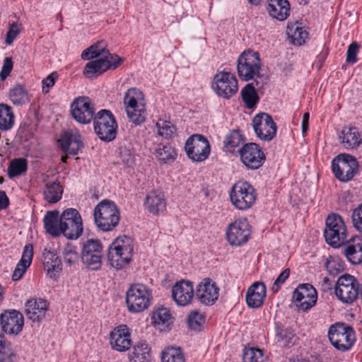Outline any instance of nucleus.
Instances as JSON below:
<instances>
[{"label":"nucleus","mask_w":362,"mask_h":362,"mask_svg":"<svg viewBox=\"0 0 362 362\" xmlns=\"http://www.w3.org/2000/svg\"><path fill=\"white\" fill-rule=\"evenodd\" d=\"M133 240L123 235L117 238L110 246L107 259L110 264L116 269H121L132 261Z\"/></svg>","instance_id":"nucleus-1"},{"label":"nucleus","mask_w":362,"mask_h":362,"mask_svg":"<svg viewBox=\"0 0 362 362\" xmlns=\"http://www.w3.org/2000/svg\"><path fill=\"white\" fill-rule=\"evenodd\" d=\"M94 220L96 226L103 231H110L119 221V210L114 202L105 199L94 209Z\"/></svg>","instance_id":"nucleus-2"},{"label":"nucleus","mask_w":362,"mask_h":362,"mask_svg":"<svg viewBox=\"0 0 362 362\" xmlns=\"http://www.w3.org/2000/svg\"><path fill=\"white\" fill-rule=\"evenodd\" d=\"M325 241L330 246L337 248L347 241V230L344 221L337 214L329 215L324 230Z\"/></svg>","instance_id":"nucleus-3"},{"label":"nucleus","mask_w":362,"mask_h":362,"mask_svg":"<svg viewBox=\"0 0 362 362\" xmlns=\"http://www.w3.org/2000/svg\"><path fill=\"white\" fill-rule=\"evenodd\" d=\"M256 199V191L247 182L238 181L230 189V202L239 210L250 209L255 204Z\"/></svg>","instance_id":"nucleus-4"},{"label":"nucleus","mask_w":362,"mask_h":362,"mask_svg":"<svg viewBox=\"0 0 362 362\" xmlns=\"http://www.w3.org/2000/svg\"><path fill=\"white\" fill-rule=\"evenodd\" d=\"M260 69L261 60L258 52L248 49L238 57L237 69L240 79L247 81L258 77Z\"/></svg>","instance_id":"nucleus-5"},{"label":"nucleus","mask_w":362,"mask_h":362,"mask_svg":"<svg viewBox=\"0 0 362 362\" xmlns=\"http://www.w3.org/2000/svg\"><path fill=\"white\" fill-rule=\"evenodd\" d=\"M94 129L102 141H111L117 135V124L111 111L101 110L95 116Z\"/></svg>","instance_id":"nucleus-6"},{"label":"nucleus","mask_w":362,"mask_h":362,"mask_svg":"<svg viewBox=\"0 0 362 362\" xmlns=\"http://www.w3.org/2000/svg\"><path fill=\"white\" fill-rule=\"evenodd\" d=\"M141 95L139 89L129 88L124 98L126 112L131 122L136 125L144 122L146 117V110L143 101H139V96Z\"/></svg>","instance_id":"nucleus-7"},{"label":"nucleus","mask_w":362,"mask_h":362,"mask_svg":"<svg viewBox=\"0 0 362 362\" xmlns=\"http://www.w3.org/2000/svg\"><path fill=\"white\" fill-rule=\"evenodd\" d=\"M358 168V161L349 154H339L332 162V170L335 177L344 182L351 180L355 176Z\"/></svg>","instance_id":"nucleus-8"},{"label":"nucleus","mask_w":362,"mask_h":362,"mask_svg":"<svg viewBox=\"0 0 362 362\" xmlns=\"http://www.w3.org/2000/svg\"><path fill=\"white\" fill-rule=\"evenodd\" d=\"M151 300V293L147 287L141 284H133L126 293V303L128 310L139 313L146 310Z\"/></svg>","instance_id":"nucleus-9"},{"label":"nucleus","mask_w":362,"mask_h":362,"mask_svg":"<svg viewBox=\"0 0 362 362\" xmlns=\"http://www.w3.org/2000/svg\"><path fill=\"white\" fill-rule=\"evenodd\" d=\"M62 234L70 240L79 238L83 230L79 212L73 208L66 209L61 214Z\"/></svg>","instance_id":"nucleus-10"},{"label":"nucleus","mask_w":362,"mask_h":362,"mask_svg":"<svg viewBox=\"0 0 362 362\" xmlns=\"http://www.w3.org/2000/svg\"><path fill=\"white\" fill-rule=\"evenodd\" d=\"M328 337L332 344L342 351L349 349L355 340L353 329L344 323L332 325L329 329Z\"/></svg>","instance_id":"nucleus-11"},{"label":"nucleus","mask_w":362,"mask_h":362,"mask_svg":"<svg viewBox=\"0 0 362 362\" xmlns=\"http://www.w3.org/2000/svg\"><path fill=\"white\" fill-rule=\"evenodd\" d=\"M211 87L218 96L230 99L238 92V80L230 72L220 71L214 76Z\"/></svg>","instance_id":"nucleus-12"},{"label":"nucleus","mask_w":362,"mask_h":362,"mask_svg":"<svg viewBox=\"0 0 362 362\" xmlns=\"http://www.w3.org/2000/svg\"><path fill=\"white\" fill-rule=\"evenodd\" d=\"M359 287L360 284L354 276L344 274L335 284V294L340 301L350 304L358 297Z\"/></svg>","instance_id":"nucleus-13"},{"label":"nucleus","mask_w":362,"mask_h":362,"mask_svg":"<svg viewBox=\"0 0 362 362\" xmlns=\"http://www.w3.org/2000/svg\"><path fill=\"white\" fill-rule=\"evenodd\" d=\"M71 114L77 122L89 124L96 115L95 104L88 97H78L71 104Z\"/></svg>","instance_id":"nucleus-14"},{"label":"nucleus","mask_w":362,"mask_h":362,"mask_svg":"<svg viewBox=\"0 0 362 362\" xmlns=\"http://www.w3.org/2000/svg\"><path fill=\"white\" fill-rule=\"evenodd\" d=\"M81 261L88 269L98 270L102 266L103 246L98 240H87L83 245Z\"/></svg>","instance_id":"nucleus-15"},{"label":"nucleus","mask_w":362,"mask_h":362,"mask_svg":"<svg viewBox=\"0 0 362 362\" xmlns=\"http://www.w3.org/2000/svg\"><path fill=\"white\" fill-rule=\"evenodd\" d=\"M185 149L189 158L195 162L205 160L211 151L209 141L200 134L190 136L185 143Z\"/></svg>","instance_id":"nucleus-16"},{"label":"nucleus","mask_w":362,"mask_h":362,"mask_svg":"<svg viewBox=\"0 0 362 362\" xmlns=\"http://www.w3.org/2000/svg\"><path fill=\"white\" fill-rule=\"evenodd\" d=\"M250 233V226L245 218L235 220L229 224L226 230L228 241L230 245L236 246L247 242Z\"/></svg>","instance_id":"nucleus-17"},{"label":"nucleus","mask_w":362,"mask_h":362,"mask_svg":"<svg viewBox=\"0 0 362 362\" xmlns=\"http://www.w3.org/2000/svg\"><path fill=\"white\" fill-rule=\"evenodd\" d=\"M239 153L242 163L249 169L259 168L265 160V155L259 146L255 143L245 144Z\"/></svg>","instance_id":"nucleus-18"},{"label":"nucleus","mask_w":362,"mask_h":362,"mask_svg":"<svg viewBox=\"0 0 362 362\" xmlns=\"http://www.w3.org/2000/svg\"><path fill=\"white\" fill-rule=\"evenodd\" d=\"M316 289L310 284L298 286L293 293V300L299 309L306 311L314 306L317 302Z\"/></svg>","instance_id":"nucleus-19"},{"label":"nucleus","mask_w":362,"mask_h":362,"mask_svg":"<svg viewBox=\"0 0 362 362\" xmlns=\"http://www.w3.org/2000/svg\"><path fill=\"white\" fill-rule=\"evenodd\" d=\"M252 122L255 132L260 139L269 141L275 136L276 125L269 114L263 112L257 115Z\"/></svg>","instance_id":"nucleus-20"},{"label":"nucleus","mask_w":362,"mask_h":362,"mask_svg":"<svg viewBox=\"0 0 362 362\" xmlns=\"http://www.w3.org/2000/svg\"><path fill=\"white\" fill-rule=\"evenodd\" d=\"M0 322L4 332L18 335L23 329L24 319L19 311L11 310L1 314Z\"/></svg>","instance_id":"nucleus-21"},{"label":"nucleus","mask_w":362,"mask_h":362,"mask_svg":"<svg viewBox=\"0 0 362 362\" xmlns=\"http://www.w3.org/2000/svg\"><path fill=\"white\" fill-rule=\"evenodd\" d=\"M219 288L209 278L204 279L197 286L195 296L206 305H213L218 298Z\"/></svg>","instance_id":"nucleus-22"},{"label":"nucleus","mask_w":362,"mask_h":362,"mask_svg":"<svg viewBox=\"0 0 362 362\" xmlns=\"http://www.w3.org/2000/svg\"><path fill=\"white\" fill-rule=\"evenodd\" d=\"M194 296L193 285L189 281L182 280L172 288V297L177 305H188L192 303Z\"/></svg>","instance_id":"nucleus-23"},{"label":"nucleus","mask_w":362,"mask_h":362,"mask_svg":"<svg viewBox=\"0 0 362 362\" xmlns=\"http://www.w3.org/2000/svg\"><path fill=\"white\" fill-rule=\"evenodd\" d=\"M110 344L113 349L118 351H124L131 347L130 334L126 325L119 326L111 332Z\"/></svg>","instance_id":"nucleus-24"},{"label":"nucleus","mask_w":362,"mask_h":362,"mask_svg":"<svg viewBox=\"0 0 362 362\" xmlns=\"http://www.w3.org/2000/svg\"><path fill=\"white\" fill-rule=\"evenodd\" d=\"M47 308L48 304L46 300L33 298L25 303V313L33 322H40L45 318Z\"/></svg>","instance_id":"nucleus-25"},{"label":"nucleus","mask_w":362,"mask_h":362,"mask_svg":"<svg viewBox=\"0 0 362 362\" xmlns=\"http://www.w3.org/2000/svg\"><path fill=\"white\" fill-rule=\"evenodd\" d=\"M266 297V286L262 282H255L246 294V302L250 308H258L263 304Z\"/></svg>","instance_id":"nucleus-26"},{"label":"nucleus","mask_w":362,"mask_h":362,"mask_svg":"<svg viewBox=\"0 0 362 362\" xmlns=\"http://www.w3.org/2000/svg\"><path fill=\"white\" fill-rule=\"evenodd\" d=\"M61 148L71 155H76L83 146L81 135L78 133L66 132L58 140Z\"/></svg>","instance_id":"nucleus-27"},{"label":"nucleus","mask_w":362,"mask_h":362,"mask_svg":"<svg viewBox=\"0 0 362 362\" xmlns=\"http://www.w3.org/2000/svg\"><path fill=\"white\" fill-rule=\"evenodd\" d=\"M346 245L344 254L350 262L354 264L362 262V238L355 236L346 241Z\"/></svg>","instance_id":"nucleus-28"},{"label":"nucleus","mask_w":362,"mask_h":362,"mask_svg":"<svg viewBox=\"0 0 362 362\" xmlns=\"http://www.w3.org/2000/svg\"><path fill=\"white\" fill-rule=\"evenodd\" d=\"M148 211L154 215H158L165 211L166 202L162 192L151 191L146 197L144 203Z\"/></svg>","instance_id":"nucleus-29"},{"label":"nucleus","mask_w":362,"mask_h":362,"mask_svg":"<svg viewBox=\"0 0 362 362\" xmlns=\"http://www.w3.org/2000/svg\"><path fill=\"white\" fill-rule=\"evenodd\" d=\"M43 265L45 270L51 279H55L57 275L62 270L61 259L57 255L45 249L43 252Z\"/></svg>","instance_id":"nucleus-30"},{"label":"nucleus","mask_w":362,"mask_h":362,"mask_svg":"<svg viewBox=\"0 0 362 362\" xmlns=\"http://www.w3.org/2000/svg\"><path fill=\"white\" fill-rule=\"evenodd\" d=\"M33 257V247L32 244L25 245L23 255L20 262L18 263L13 274L12 280H19L25 274L27 268H28L32 262Z\"/></svg>","instance_id":"nucleus-31"},{"label":"nucleus","mask_w":362,"mask_h":362,"mask_svg":"<svg viewBox=\"0 0 362 362\" xmlns=\"http://www.w3.org/2000/svg\"><path fill=\"white\" fill-rule=\"evenodd\" d=\"M339 137L346 148H356L362 142L361 134L356 127H343Z\"/></svg>","instance_id":"nucleus-32"},{"label":"nucleus","mask_w":362,"mask_h":362,"mask_svg":"<svg viewBox=\"0 0 362 362\" xmlns=\"http://www.w3.org/2000/svg\"><path fill=\"white\" fill-rule=\"evenodd\" d=\"M107 56H110V51L105 40L96 42L81 53V58L83 60H90L95 58L103 59Z\"/></svg>","instance_id":"nucleus-33"},{"label":"nucleus","mask_w":362,"mask_h":362,"mask_svg":"<svg viewBox=\"0 0 362 362\" xmlns=\"http://www.w3.org/2000/svg\"><path fill=\"white\" fill-rule=\"evenodd\" d=\"M43 222L46 232L52 236L58 237L62 234L61 215L58 211H47Z\"/></svg>","instance_id":"nucleus-34"},{"label":"nucleus","mask_w":362,"mask_h":362,"mask_svg":"<svg viewBox=\"0 0 362 362\" xmlns=\"http://www.w3.org/2000/svg\"><path fill=\"white\" fill-rule=\"evenodd\" d=\"M267 10L272 18L284 21L289 15L290 5L287 0H269Z\"/></svg>","instance_id":"nucleus-35"},{"label":"nucleus","mask_w":362,"mask_h":362,"mask_svg":"<svg viewBox=\"0 0 362 362\" xmlns=\"http://www.w3.org/2000/svg\"><path fill=\"white\" fill-rule=\"evenodd\" d=\"M110 67V64L103 59H98L88 62L84 68L83 74L87 78H97Z\"/></svg>","instance_id":"nucleus-36"},{"label":"nucleus","mask_w":362,"mask_h":362,"mask_svg":"<svg viewBox=\"0 0 362 362\" xmlns=\"http://www.w3.org/2000/svg\"><path fill=\"white\" fill-rule=\"evenodd\" d=\"M286 33L291 42L296 45L303 44L308 36V32L303 28L299 26L298 22L288 23Z\"/></svg>","instance_id":"nucleus-37"},{"label":"nucleus","mask_w":362,"mask_h":362,"mask_svg":"<svg viewBox=\"0 0 362 362\" xmlns=\"http://www.w3.org/2000/svg\"><path fill=\"white\" fill-rule=\"evenodd\" d=\"M15 116L12 108L4 103L0 104V130L8 131L14 124Z\"/></svg>","instance_id":"nucleus-38"},{"label":"nucleus","mask_w":362,"mask_h":362,"mask_svg":"<svg viewBox=\"0 0 362 362\" xmlns=\"http://www.w3.org/2000/svg\"><path fill=\"white\" fill-rule=\"evenodd\" d=\"M63 188L57 181L47 182L44 191L45 199L49 203H56L61 199Z\"/></svg>","instance_id":"nucleus-39"},{"label":"nucleus","mask_w":362,"mask_h":362,"mask_svg":"<svg viewBox=\"0 0 362 362\" xmlns=\"http://www.w3.org/2000/svg\"><path fill=\"white\" fill-rule=\"evenodd\" d=\"M150 349L145 343H139L129 354L130 362H148Z\"/></svg>","instance_id":"nucleus-40"},{"label":"nucleus","mask_w":362,"mask_h":362,"mask_svg":"<svg viewBox=\"0 0 362 362\" xmlns=\"http://www.w3.org/2000/svg\"><path fill=\"white\" fill-rule=\"evenodd\" d=\"M243 101L248 108L254 107L259 101V96L252 83L247 84L241 90Z\"/></svg>","instance_id":"nucleus-41"},{"label":"nucleus","mask_w":362,"mask_h":362,"mask_svg":"<svg viewBox=\"0 0 362 362\" xmlns=\"http://www.w3.org/2000/svg\"><path fill=\"white\" fill-rule=\"evenodd\" d=\"M28 169V162L25 158H19L13 159L8 167V175L13 178L25 173Z\"/></svg>","instance_id":"nucleus-42"},{"label":"nucleus","mask_w":362,"mask_h":362,"mask_svg":"<svg viewBox=\"0 0 362 362\" xmlns=\"http://www.w3.org/2000/svg\"><path fill=\"white\" fill-rule=\"evenodd\" d=\"M162 362H185L184 354L180 347H166L161 354Z\"/></svg>","instance_id":"nucleus-43"},{"label":"nucleus","mask_w":362,"mask_h":362,"mask_svg":"<svg viewBox=\"0 0 362 362\" xmlns=\"http://www.w3.org/2000/svg\"><path fill=\"white\" fill-rule=\"evenodd\" d=\"M9 98L16 105H21L30 101L28 92L21 85H17L10 90Z\"/></svg>","instance_id":"nucleus-44"},{"label":"nucleus","mask_w":362,"mask_h":362,"mask_svg":"<svg viewBox=\"0 0 362 362\" xmlns=\"http://www.w3.org/2000/svg\"><path fill=\"white\" fill-rule=\"evenodd\" d=\"M156 157L163 163L172 162L176 158V152L170 146L163 145L156 149Z\"/></svg>","instance_id":"nucleus-45"},{"label":"nucleus","mask_w":362,"mask_h":362,"mask_svg":"<svg viewBox=\"0 0 362 362\" xmlns=\"http://www.w3.org/2000/svg\"><path fill=\"white\" fill-rule=\"evenodd\" d=\"M205 322V316L198 311L194 310L189 313L187 317L188 327L194 331H200Z\"/></svg>","instance_id":"nucleus-46"},{"label":"nucleus","mask_w":362,"mask_h":362,"mask_svg":"<svg viewBox=\"0 0 362 362\" xmlns=\"http://www.w3.org/2000/svg\"><path fill=\"white\" fill-rule=\"evenodd\" d=\"M243 362H264L262 350L255 348H245L243 356Z\"/></svg>","instance_id":"nucleus-47"},{"label":"nucleus","mask_w":362,"mask_h":362,"mask_svg":"<svg viewBox=\"0 0 362 362\" xmlns=\"http://www.w3.org/2000/svg\"><path fill=\"white\" fill-rule=\"evenodd\" d=\"M152 320L156 325L168 326L170 323L171 315L167 308H158L153 313Z\"/></svg>","instance_id":"nucleus-48"},{"label":"nucleus","mask_w":362,"mask_h":362,"mask_svg":"<svg viewBox=\"0 0 362 362\" xmlns=\"http://www.w3.org/2000/svg\"><path fill=\"white\" fill-rule=\"evenodd\" d=\"M156 127L158 129V134L166 139H170L176 130L175 127L167 121L158 122Z\"/></svg>","instance_id":"nucleus-49"},{"label":"nucleus","mask_w":362,"mask_h":362,"mask_svg":"<svg viewBox=\"0 0 362 362\" xmlns=\"http://www.w3.org/2000/svg\"><path fill=\"white\" fill-rule=\"evenodd\" d=\"M243 141V137L238 130L232 131L225 139L224 146L229 148L238 146Z\"/></svg>","instance_id":"nucleus-50"},{"label":"nucleus","mask_w":362,"mask_h":362,"mask_svg":"<svg viewBox=\"0 0 362 362\" xmlns=\"http://www.w3.org/2000/svg\"><path fill=\"white\" fill-rule=\"evenodd\" d=\"M276 337H278V341L283 344L284 346H290L293 344V339L295 334L290 329H283L278 327L276 329Z\"/></svg>","instance_id":"nucleus-51"},{"label":"nucleus","mask_w":362,"mask_h":362,"mask_svg":"<svg viewBox=\"0 0 362 362\" xmlns=\"http://www.w3.org/2000/svg\"><path fill=\"white\" fill-rule=\"evenodd\" d=\"M16 353L11 347V343L5 342L0 348V362H14Z\"/></svg>","instance_id":"nucleus-52"},{"label":"nucleus","mask_w":362,"mask_h":362,"mask_svg":"<svg viewBox=\"0 0 362 362\" xmlns=\"http://www.w3.org/2000/svg\"><path fill=\"white\" fill-rule=\"evenodd\" d=\"M62 255L64 262L69 266L74 264L78 259L76 248L72 245H67L63 250Z\"/></svg>","instance_id":"nucleus-53"},{"label":"nucleus","mask_w":362,"mask_h":362,"mask_svg":"<svg viewBox=\"0 0 362 362\" xmlns=\"http://www.w3.org/2000/svg\"><path fill=\"white\" fill-rule=\"evenodd\" d=\"M351 222L354 228L362 233V204L353 210Z\"/></svg>","instance_id":"nucleus-54"},{"label":"nucleus","mask_w":362,"mask_h":362,"mask_svg":"<svg viewBox=\"0 0 362 362\" xmlns=\"http://www.w3.org/2000/svg\"><path fill=\"white\" fill-rule=\"evenodd\" d=\"M359 45L357 42H353L348 47L346 61L349 64H355L357 62V54Z\"/></svg>","instance_id":"nucleus-55"},{"label":"nucleus","mask_w":362,"mask_h":362,"mask_svg":"<svg viewBox=\"0 0 362 362\" xmlns=\"http://www.w3.org/2000/svg\"><path fill=\"white\" fill-rule=\"evenodd\" d=\"M59 74L57 71L52 72L49 75H48L45 78H44L42 81V91L45 93H47L49 91V89L54 86L56 80L58 78Z\"/></svg>","instance_id":"nucleus-56"},{"label":"nucleus","mask_w":362,"mask_h":362,"mask_svg":"<svg viewBox=\"0 0 362 362\" xmlns=\"http://www.w3.org/2000/svg\"><path fill=\"white\" fill-rule=\"evenodd\" d=\"M290 274V269L288 268L284 269L277 277L274 283L272 286V291L274 293L277 292L280 288V286L285 282L288 278Z\"/></svg>","instance_id":"nucleus-57"},{"label":"nucleus","mask_w":362,"mask_h":362,"mask_svg":"<svg viewBox=\"0 0 362 362\" xmlns=\"http://www.w3.org/2000/svg\"><path fill=\"white\" fill-rule=\"evenodd\" d=\"M20 30L16 23H12L6 33V43L11 45L19 34Z\"/></svg>","instance_id":"nucleus-58"},{"label":"nucleus","mask_w":362,"mask_h":362,"mask_svg":"<svg viewBox=\"0 0 362 362\" xmlns=\"http://www.w3.org/2000/svg\"><path fill=\"white\" fill-rule=\"evenodd\" d=\"M13 69V62L11 58L6 57L4 61L3 67L0 73V78L4 80L11 73Z\"/></svg>","instance_id":"nucleus-59"},{"label":"nucleus","mask_w":362,"mask_h":362,"mask_svg":"<svg viewBox=\"0 0 362 362\" xmlns=\"http://www.w3.org/2000/svg\"><path fill=\"white\" fill-rule=\"evenodd\" d=\"M109 64L110 67L109 69H115L122 63V59L117 54H112L110 53V56L104 58Z\"/></svg>","instance_id":"nucleus-60"},{"label":"nucleus","mask_w":362,"mask_h":362,"mask_svg":"<svg viewBox=\"0 0 362 362\" xmlns=\"http://www.w3.org/2000/svg\"><path fill=\"white\" fill-rule=\"evenodd\" d=\"M120 156L124 164L127 165H131L134 161L133 155L127 149H124L120 151Z\"/></svg>","instance_id":"nucleus-61"},{"label":"nucleus","mask_w":362,"mask_h":362,"mask_svg":"<svg viewBox=\"0 0 362 362\" xmlns=\"http://www.w3.org/2000/svg\"><path fill=\"white\" fill-rule=\"evenodd\" d=\"M9 200L4 191H0V210L7 208Z\"/></svg>","instance_id":"nucleus-62"},{"label":"nucleus","mask_w":362,"mask_h":362,"mask_svg":"<svg viewBox=\"0 0 362 362\" xmlns=\"http://www.w3.org/2000/svg\"><path fill=\"white\" fill-rule=\"evenodd\" d=\"M332 284L330 279L327 277H325L322 281L321 289L323 292H327L332 289Z\"/></svg>","instance_id":"nucleus-63"},{"label":"nucleus","mask_w":362,"mask_h":362,"mask_svg":"<svg viewBox=\"0 0 362 362\" xmlns=\"http://www.w3.org/2000/svg\"><path fill=\"white\" fill-rule=\"evenodd\" d=\"M308 120H302V132L304 134L308 129Z\"/></svg>","instance_id":"nucleus-64"}]
</instances>
